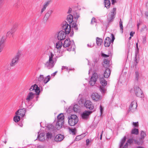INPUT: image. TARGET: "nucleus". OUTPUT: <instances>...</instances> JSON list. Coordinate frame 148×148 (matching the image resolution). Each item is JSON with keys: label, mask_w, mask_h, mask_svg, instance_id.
<instances>
[{"label": "nucleus", "mask_w": 148, "mask_h": 148, "mask_svg": "<svg viewBox=\"0 0 148 148\" xmlns=\"http://www.w3.org/2000/svg\"><path fill=\"white\" fill-rule=\"evenodd\" d=\"M29 90L31 91H33L38 94H39L40 92L39 88L36 84L32 86L29 89Z\"/></svg>", "instance_id": "ddd939ff"}, {"label": "nucleus", "mask_w": 148, "mask_h": 148, "mask_svg": "<svg viewBox=\"0 0 148 148\" xmlns=\"http://www.w3.org/2000/svg\"><path fill=\"white\" fill-rule=\"evenodd\" d=\"M66 32L63 31H61L58 34L57 37L58 39L60 41L64 40L66 35Z\"/></svg>", "instance_id": "9b49d317"}, {"label": "nucleus", "mask_w": 148, "mask_h": 148, "mask_svg": "<svg viewBox=\"0 0 148 148\" xmlns=\"http://www.w3.org/2000/svg\"><path fill=\"white\" fill-rule=\"evenodd\" d=\"M73 27V28L76 30H77L78 29V28L77 27V25L76 24H73L72 25Z\"/></svg>", "instance_id": "49530a36"}, {"label": "nucleus", "mask_w": 148, "mask_h": 148, "mask_svg": "<svg viewBox=\"0 0 148 148\" xmlns=\"http://www.w3.org/2000/svg\"><path fill=\"white\" fill-rule=\"evenodd\" d=\"M133 125L134 126V127H137L138 125V123L137 122H133Z\"/></svg>", "instance_id": "6e6d98bb"}, {"label": "nucleus", "mask_w": 148, "mask_h": 148, "mask_svg": "<svg viewBox=\"0 0 148 148\" xmlns=\"http://www.w3.org/2000/svg\"><path fill=\"white\" fill-rule=\"evenodd\" d=\"M15 32V30L14 29H12L9 32H8L6 34V36L9 37H10L11 35H12Z\"/></svg>", "instance_id": "bb28decb"}, {"label": "nucleus", "mask_w": 148, "mask_h": 148, "mask_svg": "<svg viewBox=\"0 0 148 148\" xmlns=\"http://www.w3.org/2000/svg\"><path fill=\"white\" fill-rule=\"evenodd\" d=\"M19 58V56L18 55H16L15 57L14 58L12 59V61L10 64V66H14L18 62Z\"/></svg>", "instance_id": "f3484780"}, {"label": "nucleus", "mask_w": 148, "mask_h": 148, "mask_svg": "<svg viewBox=\"0 0 148 148\" xmlns=\"http://www.w3.org/2000/svg\"><path fill=\"white\" fill-rule=\"evenodd\" d=\"M131 133L132 134L137 135L138 133V129L134 128L132 130Z\"/></svg>", "instance_id": "f704fd0d"}, {"label": "nucleus", "mask_w": 148, "mask_h": 148, "mask_svg": "<svg viewBox=\"0 0 148 148\" xmlns=\"http://www.w3.org/2000/svg\"><path fill=\"white\" fill-rule=\"evenodd\" d=\"M34 96V94L32 92H30L28 94L26 99L27 101H29L31 100L32 99Z\"/></svg>", "instance_id": "5701e85b"}, {"label": "nucleus", "mask_w": 148, "mask_h": 148, "mask_svg": "<svg viewBox=\"0 0 148 148\" xmlns=\"http://www.w3.org/2000/svg\"><path fill=\"white\" fill-rule=\"evenodd\" d=\"M91 97L93 100L96 101H98L101 99V97L97 93H92Z\"/></svg>", "instance_id": "dca6fc26"}, {"label": "nucleus", "mask_w": 148, "mask_h": 148, "mask_svg": "<svg viewBox=\"0 0 148 148\" xmlns=\"http://www.w3.org/2000/svg\"><path fill=\"white\" fill-rule=\"evenodd\" d=\"M87 46L88 47H93L94 46V43H93V44L92 45V44H88L87 45Z\"/></svg>", "instance_id": "864d4df0"}, {"label": "nucleus", "mask_w": 148, "mask_h": 148, "mask_svg": "<svg viewBox=\"0 0 148 148\" xmlns=\"http://www.w3.org/2000/svg\"><path fill=\"white\" fill-rule=\"evenodd\" d=\"M99 109H100V112L101 113V115H102V113L103 112V107H102V106L101 105H100Z\"/></svg>", "instance_id": "de8ad7c7"}, {"label": "nucleus", "mask_w": 148, "mask_h": 148, "mask_svg": "<svg viewBox=\"0 0 148 148\" xmlns=\"http://www.w3.org/2000/svg\"><path fill=\"white\" fill-rule=\"evenodd\" d=\"M84 106L87 109H88L90 110L94 109V106L90 100H86L84 104Z\"/></svg>", "instance_id": "1a4fd4ad"}, {"label": "nucleus", "mask_w": 148, "mask_h": 148, "mask_svg": "<svg viewBox=\"0 0 148 148\" xmlns=\"http://www.w3.org/2000/svg\"><path fill=\"white\" fill-rule=\"evenodd\" d=\"M111 36H112V39H111V41L112 43H113L115 39V38L113 34H111Z\"/></svg>", "instance_id": "09e8293b"}, {"label": "nucleus", "mask_w": 148, "mask_h": 148, "mask_svg": "<svg viewBox=\"0 0 148 148\" xmlns=\"http://www.w3.org/2000/svg\"><path fill=\"white\" fill-rule=\"evenodd\" d=\"M72 45L71 44V41L69 38L66 39L64 41L63 46L64 48L71 47Z\"/></svg>", "instance_id": "6ab92c4d"}, {"label": "nucleus", "mask_w": 148, "mask_h": 148, "mask_svg": "<svg viewBox=\"0 0 148 148\" xmlns=\"http://www.w3.org/2000/svg\"><path fill=\"white\" fill-rule=\"evenodd\" d=\"M44 54H46L49 56V58H50L51 55L52 56V57L54 56V55L51 51L50 49L47 48L46 49L44 52Z\"/></svg>", "instance_id": "b1692460"}, {"label": "nucleus", "mask_w": 148, "mask_h": 148, "mask_svg": "<svg viewBox=\"0 0 148 148\" xmlns=\"http://www.w3.org/2000/svg\"><path fill=\"white\" fill-rule=\"evenodd\" d=\"M140 141H136V140H134V142H135V143L136 144H137V145H141L143 142V140L141 139L140 138Z\"/></svg>", "instance_id": "ea45409f"}, {"label": "nucleus", "mask_w": 148, "mask_h": 148, "mask_svg": "<svg viewBox=\"0 0 148 148\" xmlns=\"http://www.w3.org/2000/svg\"><path fill=\"white\" fill-rule=\"evenodd\" d=\"M74 18H75L77 19L79 17V14H76V16H74Z\"/></svg>", "instance_id": "680f3d73"}, {"label": "nucleus", "mask_w": 148, "mask_h": 148, "mask_svg": "<svg viewBox=\"0 0 148 148\" xmlns=\"http://www.w3.org/2000/svg\"><path fill=\"white\" fill-rule=\"evenodd\" d=\"M73 109L74 112H78L79 107L77 105H75L73 107Z\"/></svg>", "instance_id": "473e14b6"}, {"label": "nucleus", "mask_w": 148, "mask_h": 148, "mask_svg": "<svg viewBox=\"0 0 148 148\" xmlns=\"http://www.w3.org/2000/svg\"><path fill=\"white\" fill-rule=\"evenodd\" d=\"M134 90L135 94L137 96L142 97L143 96V92L141 89L139 87H135Z\"/></svg>", "instance_id": "9d476101"}, {"label": "nucleus", "mask_w": 148, "mask_h": 148, "mask_svg": "<svg viewBox=\"0 0 148 148\" xmlns=\"http://www.w3.org/2000/svg\"><path fill=\"white\" fill-rule=\"evenodd\" d=\"M141 138H140L141 139H143L146 136V134L145 132L143 131H141L140 134Z\"/></svg>", "instance_id": "4c0bfd02"}, {"label": "nucleus", "mask_w": 148, "mask_h": 148, "mask_svg": "<svg viewBox=\"0 0 148 148\" xmlns=\"http://www.w3.org/2000/svg\"><path fill=\"white\" fill-rule=\"evenodd\" d=\"M136 48H137V50L136 51L135 60L136 61V63H137L138 62H137V61L136 56H137V53H138V50H139V49H138V43H136Z\"/></svg>", "instance_id": "c9c22d12"}, {"label": "nucleus", "mask_w": 148, "mask_h": 148, "mask_svg": "<svg viewBox=\"0 0 148 148\" xmlns=\"http://www.w3.org/2000/svg\"><path fill=\"white\" fill-rule=\"evenodd\" d=\"M70 131L72 133V134L73 135L75 134V132H76V129L75 128L71 129L69 128Z\"/></svg>", "instance_id": "79ce46f5"}, {"label": "nucleus", "mask_w": 148, "mask_h": 148, "mask_svg": "<svg viewBox=\"0 0 148 148\" xmlns=\"http://www.w3.org/2000/svg\"><path fill=\"white\" fill-rule=\"evenodd\" d=\"M100 82L101 85L100 86V90L102 93H104L106 90L105 86L107 84V81L104 77H102L100 78Z\"/></svg>", "instance_id": "7ed1b4c3"}, {"label": "nucleus", "mask_w": 148, "mask_h": 148, "mask_svg": "<svg viewBox=\"0 0 148 148\" xmlns=\"http://www.w3.org/2000/svg\"><path fill=\"white\" fill-rule=\"evenodd\" d=\"M111 2L112 4L114 5V3L116 2V1L115 0H111Z\"/></svg>", "instance_id": "052dcab7"}, {"label": "nucleus", "mask_w": 148, "mask_h": 148, "mask_svg": "<svg viewBox=\"0 0 148 148\" xmlns=\"http://www.w3.org/2000/svg\"><path fill=\"white\" fill-rule=\"evenodd\" d=\"M63 43L61 41L57 42L56 44V47L58 49H60L62 46Z\"/></svg>", "instance_id": "cd10ccee"}, {"label": "nucleus", "mask_w": 148, "mask_h": 148, "mask_svg": "<svg viewBox=\"0 0 148 148\" xmlns=\"http://www.w3.org/2000/svg\"><path fill=\"white\" fill-rule=\"evenodd\" d=\"M38 148H43V147L42 146L39 145L38 146Z\"/></svg>", "instance_id": "774afa93"}, {"label": "nucleus", "mask_w": 148, "mask_h": 148, "mask_svg": "<svg viewBox=\"0 0 148 148\" xmlns=\"http://www.w3.org/2000/svg\"><path fill=\"white\" fill-rule=\"evenodd\" d=\"M52 56L51 55L50 58H49V60L45 63V66L48 69H50L53 67L55 64Z\"/></svg>", "instance_id": "39448f33"}, {"label": "nucleus", "mask_w": 148, "mask_h": 148, "mask_svg": "<svg viewBox=\"0 0 148 148\" xmlns=\"http://www.w3.org/2000/svg\"><path fill=\"white\" fill-rule=\"evenodd\" d=\"M43 78V75H40V77L39 78V80H42Z\"/></svg>", "instance_id": "13d9d810"}, {"label": "nucleus", "mask_w": 148, "mask_h": 148, "mask_svg": "<svg viewBox=\"0 0 148 148\" xmlns=\"http://www.w3.org/2000/svg\"><path fill=\"white\" fill-rule=\"evenodd\" d=\"M139 77V75H136V79L138 80Z\"/></svg>", "instance_id": "338daca9"}, {"label": "nucleus", "mask_w": 148, "mask_h": 148, "mask_svg": "<svg viewBox=\"0 0 148 148\" xmlns=\"http://www.w3.org/2000/svg\"><path fill=\"white\" fill-rule=\"evenodd\" d=\"M111 71L110 70L108 69H106L104 72V74H110Z\"/></svg>", "instance_id": "37998d69"}, {"label": "nucleus", "mask_w": 148, "mask_h": 148, "mask_svg": "<svg viewBox=\"0 0 148 148\" xmlns=\"http://www.w3.org/2000/svg\"><path fill=\"white\" fill-rule=\"evenodd\" d=\"M102 75V77L103 76H104V77H105L106 78H108L110 76V75Z\"/></svg>", "instance_id": "4d7b16f0"}, {"label": "nucleus", "mask_w": 148, "mask_h": 148, "mask_svg": "<svg viewBox=\"0 0 148 148\" xmlns=\"http://www.w3.org/2000/svg\"><path fill=\"white\" fill-rule=\"evenodd\" d=\"M134 33V32L133 33L132 32H131L130 33V35L131 36H133Z\"/></svg>", "instance_id": "69168bd1"}, {"label": "nucleus", "mask_w": 148, "mask_h": 148, "mask_svg": "<svg viewBox=\"0 0 148 148\" xmlns=\"http://www.w3.org/2000/svg\"><path fill=\"white\" fill-rule=\"evenodd\" d=\"M89 142H90L89 140L88 139H87L86 140V145H88Z\"/></svg>", "instance_id": "bf43d9fd"}, {"label": "nucleus", "mask_w": 148, "mask_h": 148, "mask_svg": "<svg viewBox=\"0 0 148 148\" xmlns=\"http://www.w3.org/2000/svg\"><path fill=\"white\" fill-rule=\"evenodd\" d=\"M20 117L18 115H16L13 118L14 121L15 122H18L20 120Z\"/></svg>", "instance_id": "72a5a7b5"}, {"label": "nucleus", "mask_w": 148, "mask_h": 148, "mask_svg": "<svg viewBox=\"0 0 148 148\" xmlns=\"http://www.w3.org/2000/svg\"><path fill=\"white\" fill-rule=\"evenodd\" d=\"M62 29L64 30L66 34H68L69 33L71 30V26L68 24L66 22H64L62 24Z\"/></svg>", "instance_id": "423d86ee"}, {"label": "nucleus", "mask_w": 148, "mask_h": 148, "mask_svg": "<svg viewBox=\"0 0 148 148\" xmlns=\"http://www.w3.org/2000/svg\"><path fill=\"white\" fill-rule=\"evenodd\" d=\"M67 20L69 23H71L73 20V16L71 14L68 15L67 18Z\"/></svg>", "instance_id": "c85d7f7f"}, {"label": "nucleus", "mask_w": 148, "mask_h": 148, "mask_svg": "<svg viewBox=\"0 0 148 148\" xmlns=\"http://www.w3.org/2000/svg\"><path fill=\"white\" fill-rule=\"evenodd\" d=\"M102 56L103 57H105V58H107V57H108L109 56V55H107L103 53H102Z\"/></svg>", "instance_id": "5fc2aeb1"}, {"label": "nucleus", "mask_w": 148, "mask_h": 148, "mask_svg": "<svg viewBox=\"0 0 148 148\" xmlns=\"http://www.w3.org/2000/svg\"><path fill=\"white\" fill-rule=\"evenodd\" d=\"M85 136V134H83L77 136L76 137L75 140L77 141L83 138Z\"/></svg>", "instance_id": "2f4dec72"}, {"label": "nucleus", "mask_w": 148, "mask_h": 148, "mask_svg": "<svg viewBox=\"0 0 148 148\" xmlns=\"http://www.w3.org/2000/svg\"><path fill=\"white\" fill-rule=\"evenodd\" d=\"M137 107V105L136 101L134 100L133 101L130 106L129 111L134 112L136 110Z\"/></svg>", "instance_id": "6e6552de"}, {"label": "nucleus", "mask_w": 148, "mask_h": 148, "mask_svg": "<svg viewBox=\"0 0 148 148\" xmlns=\"http://www.w3.org/2000/svg\"><path fill=\"white\" fill-rule=\"evenodd\" d=\"M126 140V138L125 137H124V138H123L121 142V144L120 145V148H126L128 146V144L129 143L130 145L131 144V143H132L135 140H134L133 138H131L130 139H129L127 141V143H126L125 145L122 148V147L123 146L124 143H125Z\"/></svg>", "instance_id": "20e7f679"}, {"label": "nucleus", "mask_w": 148, "mask_h": 148, "mask_svg": "<svg viewBox=\"0 0 148 148\" xmlns=\"http://www.w3.org/2000/svg\"><path fill=\"white\" fill-rule=\"evenodd\" d=\"M50 77L49 75L47 76V77H45L44 79V83L45 84L47 83L50 80Z\"/></svg>", "instance_id": "e433bc0d"}, {"label": "nucleus", "mask_w": 148, "mask_h": 148, "mask_svg": "<svg viewBox=\"0 0 148 148\" xmlns=\"http://www.w3.org/2000/svg\"><path fill=\"white\" fill-rule=\"evenodd\" d=\"M92 111H85L82 114L81 116L83 119H87L89 118V115L92 112Z\"/></svg>", "instance_id": "4468645a"}, {"label": "nucleus", "mask_w": 148, "mask_h": 148, "mask_svg": "<svg viewBox=\"0 0 148 148\" xmlns=\"http://www.w3.org/2000/svg\"><path fill=\"white\" fill-rule=\"evenodd\" d=\"M120 27L121 30V31L122 33L123 32V22L121 21V19H120V21L119 22Z\"/></svg>", "instance_id": "58836bf2"}, {"label": "nucleus", "mask_w": 148, "mask_h": 148, "mask_svg": "<svg viewBox=\"0 0 148 148\" xmlns=\"http://www.w3.org/2000/svg\"><path fill=\"white\" fill-rule=\"evenodd\" d=\"M38 134H39V132H38ZM37 138L40 141H43L45 140V134L44 133H41L38 134V136Z\"/></svg>", "instance_id": "393cba45"}, {"label": "nucleus", "mask_w": 148, "mask_h": 148, "mask_svg": "<svg viewBox=\"0 0 148 148\" xmlns=\"http://www.w3.org/2000/svg\"><path fill=\"white\" fill-rule=\"evenodd\" d=\"M52 12V11L51 10H49L45 14L43 18L44 21L46 23L47 22Z\"/></svg>", "instance_id": "a211bd4d"}, {"label": "nucleus", "mask_w": 148, "mask_h": 148, "mask_svg": "<svg viewBox=\"0 0 148 148\" xmlns=\"http://www.w3.org/2000/svg\"><path fill=\"white\" fill-rule=\"evenodd\" d=\"M51 2V0H48L44 3V5H45V6H46L47 7L48 5H49L50 4Z\"/></svg>", "instance_id": "a18cd8bd"}, {"label": "nucleus", "mask_w": 148, "mask_h": 148, "mask_svg": "<svg viewBox=\"0 0 148 148\" xmlns=\"http://www.w3.org/2000/svg\"><path fill=\"white\" fill-rule=\"evenodd\" d=\"M62 70H65V71H67L68 70V67L66 66H62Z\"/></svg>", "instance_id": "603ef678"}, {"label": "nucleus", "mask_w": 148, "mask_h": 148, "mask_svg": "<svg viewBox=\"0 0 148 148\" xmlns=\"http://www.w3.org/2000/svg\"><path fill=\"white\" fill-rule=\"evenodd\" d=\"M72 10L71 8H69V11L68 12V14L71 13L72 11Z\"/></svg>", "instance_id": "e2e57ef3"}, {"label": "nucleus", "mask_w": 148, "mask_h": 148, "mask_svg": "<svg viewBox=\"0 0 148 148\" xmlns=\"http://www.w3.org/2000/svg\"><path fill=\"white\" fill-rule=\"evenodd\" d=\"M143 43L144 44L146 42V37L145 36H143Z\"/></svg>", "instance_id": "3c124183"}, {"label": "nucleus", "mask_w": 148, "mask_h": 148, "mask_svg": "<svg viewBox=\"0 0 148 148\" xmlns=\"http://www.w3.org/2000/svg\"><path fill=\"white\" fill-rule=\"evenodd\" d=\"M46 136L48 139H51L52 136V134L51 133L48 132L47 133Z\"/></svg>", "instance_id": "c03bdc74"}, {"label": "nucleus", "mask_w": 148, "mask_h": 148, "mask_svg": "<svg viewBox=\"0 0 148 148\" xmlns=\"http://www.w3.org/2000/svg\"><path fill=\"white\" fill-rule=\"evenodd\" d=\"M64 138V136L60 134L57 135L55 137V140L56 142L61 141Z\"/></svg>", "instance_id": "aec40b11"}, {"label": "nucleus", "mask_w": 148, "mask_h": 148, "mask_svg": "<svg viewBox=\"0 0 148 148\" xmlns=\"http://www.w3.org/2000/svg\"><path fill=\"white\" fill-rule=\"evenodd\" d=\"M116 13V8H113L111 12V14L109 15L108 16V22L110 23L112 22L115 17V15Z\"/></svg>", "instance_id": "0eeeda50"}, {"label": "nucleus", "mask_w": 148, "mask_h": 148, "mask_svg": "<svg viewBox=\"0 0 148 148\" xmlns=\"http://www.w3.org/2000/svg\"><path fill=\"white\" fill-rule=\"evenodd\" d=\"M104 3L105 7L107 8L108 9L110 7L111 3L110 0H104Z\"/></svg>", "instance_id": "a878e982"}, {"label": "nucleus", "mask_w": 148, "mask_h": 148, "mask_svg": "<svg viewBox=\"0 0 148 148\" xmlns=\"http://www.w3.org/2000/svg\"><path fill=\"white\" fill-rule=\"evenodd\" d=\"M96 40L97 45L98 46H100L101 45V43L103 42L102 39L99 37H97L96 38Z\"/></svg>", "instance_id": "c756f323"}, {"label": "nucleus", "mask_w": 148, "mask_h": 148, "mask_svg": "<svg viewBox=\"0 0 148 148\" xmlns=\"http://www.w3.org/2000/svg\"><path fill=\"white\" fill-rule=\"evenodd\" d=\"M26 112V109L23 108L22 109H19L15 113L16 115H20V116L23 117L24 116Z\"/></svg>", "instance_id": "2eb2a0df"}, {"label": "nucleus", "mask_w": 148, "mask_h": 148, "mask_svg": "<svg viewBox=\"0 0 148 148\" xmlns=\"http://www.w3.org/2000/svg\"><path fill=\"white\" fill-rule=\"evenodd\" d=\"M6 39L5 37L4 36H2L1 40H0V52H1L3 47V43Z\"/></svg>", "instance_id": "4be33fe9"}, {"label": "nucleus", "mask_w": 148, "mask_h": 148, "mask_svg": "<svg viewBox=\"0 0 148 148\" xmlns=\"http://www.w3.org/2000/svg\"><path fill=\"white\" fill-rule=\"evenodd\" d=\"M98 75H92L90 81V84L92 86H94L97 79Z\"/></svg>", "instance_id": "f8f14e48"}, {"label": "nucleus", "mask_w": 148, "mask_h": 148, "mask_svg": "<svg viewBox=\"0 0 148 148\" xmlns=\"http://www.w3.org/2000/svg\"><path fill=\"white\" fill-rule=\"evenodd\" d=\"M111 43H112V42L111 41L110 38L109 37H107L104 41V46L105 47H108L109 46Z\"/></svg>", "instance_id": "412c9836"}, {"label": "nucleus", "mask_w": 148, "mask_h": 148, "mask_svg": "<svg viewBox=\"0 0 148 148\" xmlns=\"http://www.w3.org/2000/svg\"><path fill=\"white\" fill-rule=\"evenodd\" d=\"M68 119L69 124L71 126H74L78 121V117L75 115H72L69 116Z\"/></svg>", "instance_id": "f257e3e1"}, {"label": "nucleus", "mask_w": 148, "mask_h": 148, "mask_svg": "<svg viewBox=\"0 0 148 148\" xmlns=\"http://www.w3.org/2000/svg\"><path fill=\"white\" fill-rule=\"evenodd\" d=\"M63 114H60L57 116L58 121L56 124V126L57 128H59L61 127L64 123Z\"/></svg>", "instance_id": "f03ea898"}, {"label": "nucleus", "mask_w": 148, "mask_h": 148, "mask_svg": "<svg viewBox=\"0 0 148 148\" xmlns=\"http://www.w3.org/2000/svg\"><path fill=\"white\" fill-rule=\"evenodd\" d=\"M96 22V19L95 18H93L91 21V24H93L94 23Z\"/></svg>", "instance_id": "8fccbe9b"}, {"label": "nucleus", "mask_w": 148, "mask_h": 148, "mask_svg": "<svg viewBox=\"0 0 148 148\" xmlns=\"http://www.w3.org/2000/svg\"><path fill=\"white\" fill-rule=\"evenodd\" d=\"M109 62L110 61L106 59H105L104 60V61L103 62V63L105 64H106V66H109Z\"/></svg>", "instance_id": "a19ab883"}, {"label": "nucleus", "mask_w": 148, "mask_h": 148, "mask_svg": "<svg viewBox=\"0 0 148 148\" xmlns=\"http://www.w3.org/2000/svg\"><path fill=\"white\" fill-rule=\"evenodd\" d=\"M86 100L83 98H81L78 101V102L79 104L81 106L84 105V104L86 101Z\"/></svg>", "instance_id": "7c9ffc66"}, {"label": "nucleus", "mask_w": 148, "mask_h": 148, "mask_svg": "<svg viewBox=\"0 0 148 148\" xmlns=\"http://www.w3.org/2000/svg\"><path fill=\"white\" fill-rule=\"evenodd\" d=\"M46 9L44 8L43 7L42 8V9L41 11V13H42Z\"/></svg>", "instance_id": "0e129e2a"}]
</instances>
